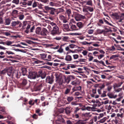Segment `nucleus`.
Wrapping results in <instances>:
<instances>
[{
	"label": "nucleus",
	"mask_w": 124,
	"mask_h": 124,
	"mask_svg": "<svg viewBox=\"0 0 124 124\" xmlns=\"http://www.w3.org/2000/svg\"><path fill=\"white\" fill-rule=\"evenodd\" d=\"M27 82V80L25 79H24L23 80L22 83V84L23 86H24L26 84Z\"/></svg>",
	"instance_id": "nucleus-34"
},
{
	"label": "nucleus",
	"mask_w": 124,
	"mask_h": 124,
	"mask_svg": "<svg viewBox=\"0 0 124 124\" xmlns=\"http://www.w3.org/2000/svg\"><path fill=\"white\" fill-rule=\"evenodd\" d=\"M7 71V70L6 69H4V70L1 71V73L2 74H4Z\"/></svg>",
	"instance_id": "nucleus-63"
},
{
	"label": "nucleus",
	"mask_w": 124,
	"mask_h": 124,
	"mask_svg": "<svg viewBox=\"0 0 124 124\" xmlns=\"http://www.w3.org/2000/svg\"><path fill=\"white\" fill-rule=\"evenodd\" d=\"M79 62H85L86 60V59L84 58H81L78 59Z\"/></svg>",
	"instance_id": "nucleus-51"
},
{
	"label": "nucleus",
	"mask_w": 124,
	"mask_h": 124,
	"mask_svg": "<svg viewBox=\"0 0 124 124\" xmlns=\"http://www.w3.org/2000/svg\"><path fill=\"white\" fill-rule=\"evenodd\" d=\"M12 2L16 5H18L19 3V0H13Z\"/></svg>",
	"instance_id": "nucleus-39"
},
{
	"label": "nucleus",
	"mask_w": 124,
	"mask_h": 124,
	"mask_svg": "<svg viewBox=\"0 0 124 124\" xmlns=\"http://www.w3.org/2000/svg\"><path fill=\"white\" fill-rule=\"evenodd\" d=\"M6 53L8 54H14V53H13L12 52L10 51H7L6 52Z\"/></svg>",
	"instance_id": "nucleus-61"
},
{
	"label": "nucleus",
	"mask_w": 124,
	"mask_h": 124,
	"mask_svg": "<svg viewBox=\"0 0 124 124\" xmlns=\"http://www.w3.org/2000/svg\"><path fill=\"white\" fill-rule=\"evenodd\" d=\"M94 30L92 29H89L88 30V33L89 34H91L93 33Z\"/></svg>",
	"instance_id": "nucleus-45"
},
{
	"label": "nucleus",
	"mask_w": 124,
	"mask_h": 124,
	"mask_svg": "<svg viewBox=\"0 0 124 124\" xmlns=\"http://www.w3.org/2000/svg\"><path fill=\"white\" fill-rule=\"evenodd\" d=\"M109 101V100L107 99H103V100L102 102V104H106L108 103Z\"/></svg>",
	"instance_id": "nucleus-16"
},
{
	"label": "nucleus",
	"mask_w": 124,
	"mask_h": 124,
	"mask_svg": "<svg viewBox=\"0 0 124 124\" xmlns=\"http://www.w3.org/2000/svg\"><path fill=\"white\" fill-rule=\"evenodd\" d=\"M41 57L43 59H45L46 57V54L44 53H43L40 54Z\"/></svg>",
	"instance_id": "nucleus-28"
},
{
	"label": "nucleus",
	"mask_w": 124,
	"mask_h": 124,
	"mask_svg": "<svg viewBox=\"0 0 124 124\" xmlns=\"http://www.w3.org/2000/svg\"><path fill=\"white\" fill-rule=\"evenodd\" d=\"M71 88H67L65 90L64 92V94H68L70 91Z\"/></svg>",
	"instance_id": "nucleus-32"
},
{
	"label": "nucleus",
	"mask_w": 124,
	"mask_h": 124,
	"mask_svg": "<svg viewBox=\"0 0 124 124\" xmlns=\"http://www.w3.org/2000/svg\"><path fill=\"white\" fill-rule=\"evenodd\" d=\"M80 50L81 51L82 50L83 51L82 52V53L84 56L86 55L88 53V52L85 50H83L82 49H80Z\"/></svg>",
	"instance_id": "nucleus-25"
},
{
	"label": "nucleus",
	"mask_w": 124,
	"mask_h": 124,
	"mask_svg": "<svg viewBox=\"0 0 124 124\" xmlns=\"http://www.w3.org/2000/svg\"><path fill=\"white\" fill-rule=\"evenodd\" d=\"M74 99L73 98L72 96L68 97L67 99V101L69 102H70L73 100Z\"/></svg>",
	"instance_id": "nucleus-31"
},
{
	"label": "nucleus",
	"mask_w": 124,
	"mask_h": 124,
	"mask_svg": "<svg viewBox=\"0 0 124 124\" xmlns=\"http://www.w3.org/2000/svg\"><path fill=\"white\" fill-rule=\"evenodd\" d=\"M77 46L74 44H71L69 45V47L71 49L76 48L77 47Z\"/></svg>",
	"instance_id": "nucleus-29"
},
{
	"label": "nucleus",
	"mask_w": 124,
	"mask_h": 124,
	"mask_svg": "<svg viewBox=\"0 0 124 124\" xmlns=\"http://www.w3.org/2000/svg\"><path fill=\"white\" fill-rule=\"evenodd\" d=\"M75 78V77L73 75H70L67 78L68 79L70 80L74 79Z\"/></svg>",
	"instance_id": "nucleus-38"
},
{
	"label": "nucleus",
	"mask_w": 124,
	"mask_h": 124,
	"mask_svg": "<svg viewBox=\"0 0 124 124\" xmlns=\"http://www.w3.org/2000/svg\"><path fill=\"white\" fill-rule=\"evenodd\" d=\"M47 31L45 28H43L40 34L42 35L45 36L46 35V33H47Z\"/></svg>",
	"instance_id": "nucleus-7"
},
{
	"label": "nucleus",
	"mask_w": 124,
	"mask_h": 124,
	"mask_svg": "<svg viewBox=\"0 0 124 124\" xmlns=\"http://www.w3.org/2000/svg\"><path fill=\"white\" fill-rule=\"evenodd\" d=\"M59 18L61 20L63 21V23H66L67 22L66 17V16L61 15L60 16Z\"/></svg>",
	"instance_id": "nucleus-6"
},
{
	"label": "nucleus",
	"mask_w": 124,
	"mask_h": 124,
	"mask_svg": "<svg viewBox=\"0 0 124 124\" xmlns=\"http://www.w3.org/2000/svg\"><path fill=\"white\" fill-rule=\"evenodd\" d=\"M18 12V11L16 10H14L13 11V13L14 14H15L16 15L17 14Z\"/></svg>",
	"instance_id": "nucleus-62"
},
{
	"label": "nucleus",
	"mask_w": 124,
	"mask_h": 124,
	"mask_svg": "<svg viewBox=\"0 0 124 124\" xmlns=\"http://www.w3.org/2000/svg\"><path fill=\"white\" fill-rule=\"evenodd\" d=\"M87 56L89 57L88 59V61H91L93 58V57L92 55H87Z\"/></svg>",
	"instance_id": "nucleus-37"
},
{
	"label": "nucleus",
	"mask_w": 124,
	"mask_h": 124,
	"mask_svg": "<svg viewBox=\"0 0 124 124\" xmlns=\"http://www.w3.org/2000/svg\"><path fill=\"white\" fill-rule=\"evenodd\" d=\"M31 27V25L29 24H27V26L26 28V30H25V32L27 33H28L29 32V29Z\"/></svg>",
	"instance_id": "nucleus-17"
},
{
	"label": "nucleus",
	"mask_w": 124,
	"mask_h": 124,
	"mask_svg": "<svg viewBox=\"0 0 124 124\" xmlns=\"http://www.w3.org/2000/svg\"><path fill=\"white\" fill-rule=\"evenodd\" d=\"M27 43L29 44H31L32 43V41L29 40H27L25 41Z\"/></svg>",
	"instance_id": "nucleus-60"
},
{
	"label": "nucleus",
	"mask_w": 124,
	"mask_h": 124,
	"mask_svg": "<svg viewBox=\"0 0 124 124\" xmlns=\"http://www.w3.org/2000/svg\"><path fill=\"white\" fill-rule=\"evenodd\" d=\"M66 13L67 14L68 16H69L70 14L71 13V10L70 9H68L67 10Z\"/></svg>",
	"instance_id": "nucleus-53"
},
{
	"label": "nucleus",
	"mask_w": 124,
	"mask_h": 124,
	"mask_svg": "<svg viewBox=\"0 0 124 124\" xmlns=\"http://www.w3.org/2000/svg\"><path fill=\"white\" fill-rule=\"evenodd\" d=\"M104 30H101L100 29H98L96 30V32L98 34H101L104 32Z\"/></svg>",
	"instance_id": "nucleus-19"
},
{
	"label": "nucleus",
	"mask_w": 124,
	"mask_h": 124,
	"mask_svg": "<svg viewBox=\"0 0 124 124\" xmlns=\"http://www.w3.org/2000/svg\"><path fill=\"white\" fill-rule=\"evenodd\" d=\"M20 23V22L18 21L12 22L11 23L12 26L13 27H15L16 25Z\"/></svg>",
	"instance_id": "nucleus-11"
},
{
	"label": "nucleus",
	"mask_w": 124,
	"mask_h": 124,
	"mask_svg": "<svg viewBox=\"0 0 124 124\" xmlns=\"http://www.w3.org/2000/svg\"><path fill=\"white\" fill-rule=\"evenodd\" d=\"M52 8L49 7L48 6H46L44 7V8L46 11L50 10Z\"/></svg>",
	"instance_id": "nucleus-42"
},
{
	"label": "nucleus",
	"mask_w": 124,
	"mask_h": 124,
	"mask_svg": "<svg viewBox=\"0 0 124 124\" xmlns=\"http://www.w3.org/2000/svg\"><path fill=\"white\" fill-rule=\"evenodd\" d=\"M63 49L62 48V46H61L59 47V49L57 50V52L59 53H62L63 52Z\"/></svg>",
	"instance_id": "nucleus-30"
},
{
	"label": "nucleus",
	"mask_w": 124,
	"mask_h": 124,
	"mask_svg": "<svg viewBox=\"0 0 124 124\" xmlns=\"http://www.w3.org/2000/svg\"><path fill=\"white\" fill-rule=\"evenodd\" d=\"M37 2L34 1V2L33 3L32 5V7L33 8H34L37 7Z\"/></svg>",
	"instance_id": "nucleus-50"
},
{
	"label": "nucleus",
	"mask_w": 124,
	"mask_h": 124,
	"mask_svg": "<svg viewBox=\"0 0 124 124\" xmlns=\"http://www.w3.org/2000/svg\"><path fill=\"white\" fill-rule=\"evenodd\" d=\"M49 4L50 6H54L55 5V3L52 2H49Z\"/></svg>",
	"instance_id": "nucleus-58"
},
{
	"label": "nucleus",
	"mask_w": 124,
	"mask_h": 124,
	"mask_svg": "<svg viewBox=\"0 0 124 124\" xmlns=\"http://www.w3.org/2000/svg\"><path fill=\"white\" fill-rule=\"evenodd\" d=\"M41 30L40 27H37L36 30V32L37 34H40Z\"/></svg>",
	"instance_id": "nucleus-18"
},
{
	"label": "nucleus",
	"mask_w": 124,
	"mask_h": 124,
	"mask_svg": "<svg viewBox=\"0 0 124 124\" xmlns=\"http://www.w3.org/2000/svg\"><path fill=\"white\" fill-rule=\"evenodd\" d=\"M50 24L53 26V27H55L57 25L55 23L53 22H51L50 23Z\"/></svg>",
	"instance_id": "nucleus-64"
},
{
	"label": "nucleus",
	"mask_w": 124,
	"mask_h": 124,
	"mask_svg": "<svg viewBox=\"0 0 124 124\" xmlns=\"http://www.w3.org/2000/svg\"><path fill=\"white\" fill-rule=\"evenodd\" d=\"M60 118L56 121V124H60L61 123V120L62 118L61 116L60 115H59Z\"/></svg>",
	"instance_id": "nucleus-21"
},
{
	"label": "nucleus",
	"mask_w": 124,
	"mask_h": 124,
	"mask_svg": "<svg viewBox=\"0 0 124 124\" xmlns=\"http://www.w3.org/2000/svg\"><path fill=\"white\" fill-rule=\"evenodd\" d=\"M64 110V109L63 108H61L58 111L60 113H62L63 112Z\"/></svg>",
	"instance_id": "nucleus-57"
},
{
	"label": "nucleus",
	"mask_w": 124,
	"mask_h": 124,
	"mask_svg": "<svg viewBox=\"0 0 124 124\" xmlns=\"http://www.w3.org/2000/svg\"><path fill=\"white\" fill-rule=\"evenodd\" d=\"M86 5L90 6H92V2L91 0H88L87 1L86 3Z\"/></svg>",
	"instance_id": "nucleus-41"
},
{
	"label": "nucleus",
	"mask_w": 124,
	"mask_h": 124,
	"mask_svg": "<svg viewBox=\"0 0 124 124\" xmlns=\"http://www.w3.org/2000/svg\"><path fill=\"white\" fill-rule=\"evenodd\" d=\"M63 27L64 29L65 30L67 31H69V26L68 24H63Z\"/></svg>",
	"instance_id": "nucleus-15"
},
{
	"label": "nucleus",
	"mask_w": 124,
	"mask_h": 124,
	"mask_svg": "<svg viewBox=\"0 0 124 124\" xmlns=\"http://www.w3.org/2000/svg\"><path fill=\"white\" fill-rule=\"evenodd\" d=\"M107 95L110 98H115L117 96L116 95H114L113 93H108L107 94Z\"/></svg>",
	"instance_id": "nucleus-10"
},
{
	"label": "nucleus",
	"mask_w": 124,
	"mask_h": 124,
	"mask_svg": "<svg viewBox=\"0 0 124 124\" xmlns=\"http://www.w3.org/2000/svg\"><path fill=\"white\" fill-rule=\"evenodd\" d=\"M6 25H9L10 23V20L8 18H7L5 19Z\"/></svg>",
	"instance_id": "nucleus-27"
},
{
	"label": "nucleus",
	"mask_w": 124,
	"mask_h": 124,
	"mask_svg": "<svg viewBox=\"0 0 124 124\" xmlns=\"http://www.w3.org/2000/svg\"><path fill=\"white\" fill-rule=\"evenodd\" d=\"M47 57V59H46V60L49 61H50L52 58L51 56L50 55H48Z\"/></svg>",
	"instance_id": "nucleus-54"
},
{
	"label": "nucleus",
	"mask_w": 124,
	"mask_h": 124,
	"mask_svg": "<svg viewBox=\"0 0 124 124\" xmlns=\"http://www.w3.org/2000/svg\"><path fill=\"white\" fill-rule=\"evenodd\" d=\"M18 16L19 19L21 20H22L24 17V15L23 14L20 15Z\"/></svg>",
	"instance_id": "nucleus-40"
},
{
	"label": "nucleus",
	"mask_w": 124,
	"mask_h": 124,
	"mask_svg": "<svg viewBox=\"0 0 124 124\" xmlns=\"http://www.w3.org/2000/svg\"><path fill=\"white\" fill-rule=\"evenodd\" d=\"M23 25L22 26V28L23 29H24L25 28V26H27L28 24H29L27 23V22L26 21H24L23 23Z\"/></svg>",
	"instance_id": "nucleus-22"
},
{
	"label": "nucleus",
	"mask_w": 124,
	"mask_h": 124,
	"mask_svg": "<svg viewBox=\"0 0 124 124\" xmlns=\"http://www.w3.org/2000/svg\"><path fill=\"white\" fill-rule=\"evenodd\" d=\"M65 60L67 61H70L72 60L71 56L69 55H68L66 56L65 58Z\"/></svg>",
	"instance_id": "nucleus-12"
},
{
	"label": "nucleus",
	"mask_w": 124,
	"mask_h": 124,
	"mask_svg": "<svg viewBox=\"0 0 124 124\" xmlns=\"http://www.w3.org/2000/svg\"><path fill=\"white\" fill-rule=\"evenodd\" d=\"M61 32L58 27L57 25L53 27V29L51 32V34L53 36L56 34H59Z\"/></svg>",
	"instance_id": "nucleus-2"
},
{
	"label": "nucleus",
	"mask_w": 124,
	"mask_h": 124,
	"mask_svg": "<svg viewBox=\"0 0 124 124\" xmlns=\"http://www.w3.org/2000/svg\"><path fill=\"white\" fill-rule=\"evenodd\" d=\"M122 88H119L118 89H116L115 90V92H119L120 91H121L122 90Z\"/></svg>",
	"instance_id": "nucleus-59"
},
{
	"label": "nucleus",
	"mask_w": 124,
	"mask_h": 124,
	"mask_svg": "<svg viewBox=\"0 0 124 124\" xmlns=\"http://www.w3.org/2000/svg\"><path fill=\"white\" fill-rule=\"evenodd\" d=\"M33 1V0H29L27 3V5L29 6H31L32 5V2Z\"/></svg>",
	"instance_id": "nucleus-43"
},
{
	"label": "nucleus",
	"mask_w": 124,
	"mask_h": 124,
	"mask_svg": "<svg viewBox=\"0 0 124 124\" xmlns=\"http://www.w3.org/2000/svg\"><path fill=\"white\" fill-rule=\"evenodd\" d=\"M123 83V82H119L118 84L115 83L114 84L113 86L114 88L120 87Z\"/></svg>",
	"instance_id": "nucleus-9"
},
{
	"label": "nucleus",
	"mask_w": 124,
	"mask_h": 124,
	"mask_svg": "<svg viewBox=\"0 0 124 124\" xmlns=\"http://www.w3.org/2000/svg\"><path fill=\"white\" fill-rule=\"evenodd\" d=\"M81 87L80 86H79L78 87H74L72 89L73 92H71V93L72 94V93L75 91L81 90Z\"/></svg>",
	"instance_id": "nucleus-8"
},
{
	"label": "nucleus",
	"mask_w": 124,
	"mask_h": 124,
	"mask_svg": "<svg viewBox=\"0 0 124 124\" xmlns=\"http://www.w3.org/2000/svg\"><path fill=\"white\" fill-rule=\"evenodd\" d=\"M112 88V87L111 86L109 85L107 87V89L108 91H110L111 90Z\"/></svg>",
	"instance_id": "nucleus-56"
},
{
	"label": "nucleus",
	"mask_w": 124,
	"mask_h": 124,
	"mask_svg": "<svg viewBox=\"0 0 124 124\" xmlns=\"http://www.w3.org/2000/svg\"><path fill=\"white\" fill-rule=\"evenodd\" d=\"M87 7V9H88V10L90 12L93 11V8L88 7Z\"/></svg>",
	"instance_id": "nucleus-44"
},
{
	"label": "nucleus",
	"mask_w": 124,
	"mask_h": 124,
	"mask_svg": "<svg viewBox=\"0 0 124 124\" xmlns=\"http://www.w3.org/2000/svg\"><path fill=\"white\" fill-rule=\"evenodd\" d=\"M70 29V30L71 31L76 30L78 29L77 27L75 25H72Z\"/></svg>",
	"instance_id": "nucleus-14"
},
{
	"label": "nucleus",
	"mask_w": 124,
	"mask_h": 124,
	"mask_svg": "<svg viewBox=\"0 0 124 124\" xmlns=\"http://www.w3.org/2000/svg\"><path fill=\"white\" fill-rule=\"evenodd\" d=\"M77 25L79 29H80L83 27L84 24L81 22H79L77 23Z\"/></svg>",
	"instance_id": "nucleus-13"
},
{
	"label": "nucleus",
	"mask_w": 124,
	"mask_h": 124,
	"mask_svg": "<svg viewBox=\"0 0 124 124\" xmlns=\"http://www.w3.org/2000/svg\"><path fill=\"white\" fill-rule=\"evenodd\" d=\"M28 75V78L31 79H34L40 77L42 79L46 77L45 74L42 73L41 70L39 71L38 73L33 71H30Z\"/></svg>",
	"instance_id": "nucleus-1"
},
{
	"label": "nucleus",
	"mask_w": 124,
	"mask_h": 124,
	"mask_svg": "<svg viewBox=\"0 0 124 124\" xmlns=\"http://www.w3.org/2000/svg\"><path fill=\"white\" fill-rule=\"evenodd\" d=\"M75 18L77 21H79L82 19H85V16L81 15L76 14L75 16Z\"/></svg>",
	"instance_id": "nucleus-3"
},
{
	"label": "nucleus",
	"mask_w": 124,
	"mask_h": 124,
	"mask_svg": "<svg viewBox=\"0 0 124 124\" xmlns=\"http://www.w3.org/2000/svg\"><path fill=\"white\" fill-rule=\"evenodd\" d=\"M62 39V37L60 36H56L55 38H54V39H56L57 40H60Z\"/></svg>",
	"instance_id": "nucleus-47"
},
{
	"label": "nucleus",
	"mask_w": 124,
	"mask_h": 124,
	"mask_svg": "<svg viewBox=\"0 0 124 124\" xmlns=\"http://www.w3.org/2000/svg\"><path fill=\"white\" fill-rule=\"evenodd\" d=\"M84 120H79L75 123V124H83Z\"/></svg>",
	"instance_id": "nucleus-33"
},
{
	"label": "nucleus",
	"mask_w": 124,
	"mask_h": 124,
	"mask_svg": "<svg viewBox=\"0 0 124 124\" xmlns=\"http://www.w3.org/2000/svg\"><path fill=\"white\" fill-rule=\"evenodd\" d=\"M13 42L10 41H7L5 42V44L8 46H9L12 44Z\"/></svg>",
	"instance_id": "nucleus-35"
},
{
	"label": "nucleus",
	"mask_w": 124,
	"mask_h": 124,
	"mask_svg": "<svg viewBox=\"0 0 124 124\" xmlns=\"http://www.w3.org/2000/svg\"><path fill=\"white\" fill-rule=\"evenodd\" d=\"M71 84L74 85H77V83L76 81H73L71 83Z\"/></svg>",
	"instance_id": "nucleus-52"
},
{
	"label": "nucleus",
	"mask_w": 124,
	"mask_h": 124,
	"mask_svg": "<svg viewBox=\"0 0 124 124\" xmlns=\"http://www.w3.org/2000/svg\"><path fill=\"white\" fill-rule=\"evenodd\" d=\"M50 10V13L51 15H54V12L55 10V9L52 8Z\"/></svg>",
	"instance_id": "nucleus-24"
},
{
	"label": "nucleus",
	"mask_w": 124,
	"mask_h": 124,
	"mask_svg": "<svg viewBox=\"0 0 124 124\" xmlns=\"http://www.w3.org/2000/svg\"><path fill=\"white\" fill-rule=\"evenodd\" d=\"M22 71L23 75V76L25 75L27 72L26 69L25 68H22Z\"/></svg>",
	"instance_id": "nucleus-20"
},
{
	"label": "nucleus",
	"mask_w": 124,
	"mask_h": 124,
	"mask_svg": "<svg viewBox=\"0 0 124 124\" xmlns=\"http://www.w3.org/2000/svg\"><path fill=\"white\" fill-rule=\"evenodd\" d=\"M111 15L113 18L117 20H119V22H121L123 19V18H121V17L116 13H113Z\"/></svg>",
	"instance_id": "nucleus-4"
},
{
	"label": "nucleus",
	"mask_w": 124,
	"mask_h": 124,
	"mask_svg": "<svg viewBox=\"0 0 124 124\" xmlns=\"http://www.w3.org/2000/svg\"><path fill=\"white\" fill-rule=\"evenodd\" d=\"M92 42H90L89 43H88L86 41H84L81 42V43L83 45H90L92 44Z\"/></svg>",
	"instance_id": "nucleus-26"
},
{
	"label": "nucleus",
	"mask_w": 124,
	"mask_h": 124,
	"mask_svg": "<svg viewBox=\"0 0 124 124\" xmlns=\"http://www.w3.org/2000/svg\"><path fill=\"white\" fill-rule=\"evenodd\" d=\"M73 57L74 60H76L79 58V55L78 54H74L73 55Z\"/></svg>",
	"instance_id": "nucleus-36"
},
{
	"label": "nucleus",
	"mask_w": 124,
	"mask_h": 124,
	"mask_svg": "<svg viewBox=\"0 0 124 124\" xmlns=\"http://www.w3.org/2000/svg\"><path fill=\"white\" fill-rule=\"evenodd\" d=\"M107 119L106 117H104L100 120V122L101 123H103L105 122Z\"/></svg>",
	"instance_id": "nucleus-49"
},
{
	"label": "nucleus",
	"mask_w": 124,
	"mask_h": 124,
	"mask_svg": "<svg viewBox=\"0 0 124 124\" xmlns=\"http://www.w3.org/2000/svg\"><path fill=\"white\" fill-rule=\"evenodd\" d=\"M83 12L85 13H87L88 12V9H87V7L83 8Z\"/></svg>",
	"instance_id": "nucleus-46"
},
{
	"label": "nucleus",
	"mask_w": 124,
	"mask_h": 124,
	"mask_svg": "<svg viewBox=\"0 0 124 124\" xmlns=\"http://www.w3.org/2000/svg\"><path fill=\"white\" fill-rule=\"evenodd\" d=\"M46 81L47 82L50 84H52L54 81L53 78H51L49 76H48L47 77Z\"/></svg>",
	"instance_id": "nucleus-5"
},
{
	"label": "nucleus",
	"mask_w": 124,
	"mask_h": 124,
	"mask_svg": "<svg viewBox=\"0 0 124 124\" xmlns=\"http://www.w3.org/2000/svg\"><path fill=\"white\" fill-rule=\"evenodd\" d=\"M66 113L67 114H69L70 113V108L69 107H67L65 109Z\"/></svg>",
	"instance_id": "nucleus-23"
},
{
	"label": "nucleus",
	"mask_w": 124,
	"mask_h": 124,
	"mask_svg": "<svg viewBox=\"0 0 124 124\" xmlns=\"http://www.w3.org/2000/svg\"><path fill=\"white\" fill-rule=\"evenodd\" d=\"M119 5L120 7L124 8V3L123 2H121L119 4Z\"/></svg>",
	"instance_id": "nucleus-55"
},
{
	"label": "nucleus",
	"mask_w": 124,
	"mask_h": 124,
	"mask_svg": "<svg viewBox=\"0 0 124 124\" xmlns=\"http://www.w3.org/2000/svg\"><path fill=\"white\" fill-rule=\"evenodd\" d=\"M42 88V85H39L37 86L36 87L37 90L39 91Z\"/></svg>",
	"instance_id": "nucleus-48"
}]
</instances>
